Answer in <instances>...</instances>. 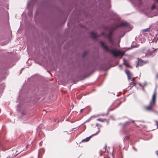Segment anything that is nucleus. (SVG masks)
Segmentation results:
<instances>
[{"label": "nucleus", "instance_id": "nucleus-1", "mask_svg": "<svg viewBox=\"0 0 158 158\" xmlns=\"http://www.w3.org/2000/svg\"><path fill=\"white\" fill-rule=\"evenodd\" d=\"M129 26L128 23L126 22H122L120 24L117 25L115 27H111L110 29L107 28L108 30H109V33L106 35L107 38H109V40H110L111 36L112 35V32L113 31L120 27H126Z\"/></svg>", "mask_w": 158, "mask_h": 158}, {"label": "nucleus", "instance_id": "nucleus-2", "mask_svg": "<svg viewBox=\"0 0 158 158\" xmlns=\"http://www.w3.org/2000/svg\"><path fill=\"white\" fill-rule=\"evenodd\" d=\"M101 44L104 49L108 52H110L115 56H122L124 54V52L119 51L110 50L108 49L107 46L104 43L101 42Z\"/></svg>", "mask_w": 158, "mask_h": 158}, {"label": "nucleus", "instance_id": "nucleus-3", "mask_svg": "<svg viewBox=\"0 0 158 158\" xmlns=\"http://www.w3.org/2000/svg\"><path fill=\"white\" fill-rule=\"evenodd\" d=\"M156 95V91H155L152 96V100L150 102L149 105L145 107V109L146 110H150L153 111V107L155 105V100Z\"/></svg>", "mask_w": 158, "mask_h": 158}, {"label": "nucleus", "instance_id": "nucleus-4", "mask_svg": "<svg viewBox=\"0 0 158 158\" xmlns=\"http://www.w3.org/2000/svg\"><path fill=\"white\" fill-rule=\"evenodd\" d=\"M149 43L150 45L153 46V49L157 50L158 49V42L157 40H150Z\"/></svg>", "mask_w": 158, "mask_h": 158}, {"label": "nucleus", "instance_id": "nucleus-5", "mask_svg": "<svg viewBox=\"0 0 158 158\" xmlns=\"http://www.w3.org/2000/svg\"><path fill=\"white\" fill-rule=\"evenodd\" d=\"M125 73L127 74V76L129 80L131 79V81L134 82L135 81V79L134 78H132V73L128 70L126 69L125 70Z\"/></svg>", "mask_w": 158, "mask_h": 158}, {"label": "nucleus", "instance_id": "nucleus-6", "mask_svg": "<svg viewBox=\"0 0 158 158\" xmlns=\"http://www.w3.org/2000/svg\"><path fill=\"white\" fill-rule=\"evenodd\" d=\"M148 60L143 61L140 59H138L137 61V64L136 65V67L138 66H141L142 65L148 63Z\"/></svg>", "mask_w": 158, "mask_h": 158}, {"label": "nucleus", "instance_id": "nucleus-7", "mask_svg": "<svg viewBox=\"0 0 158 158\" xmlns=\"http://www.w3.org/2000/svg\"><path fill=\"white\" fill-rule=\"evenodd\" d=\"M100 131V130L98 129V131L97 132H96L95 134H93L92 135L89 136V137H87L85 139H83L81 140V142H87L90 139V138L92 137V135H97Z\"/></svg>", "mask_w": 158, "mask_h": 158}, {"label": "nucleus", "instance_id": "nucleus-8", "mask_svg": "<svg viewBox=\"0 0 158 158\" xmlns=\"http://www.w3.org/2000/svg\"><path fill=\"white\" fill-rule=\"evenodd\" d=\"M152 51L150 50H148L147 52V54H145V56L148 55V56H154L156 55L155 52L157 50H155L154 49Z\"/></svg>", "mask_w": 158, "mask_h": 158}, {"label": "nucleus", "instance_id": "nucleus-9", "mask_svg": "<svg viewBox=\"0 0 158 158\" xmlns=\"http://www.w3.org/2000/svg\"><path fill=\"white\" fill-rule=\"evenodd\" d=\"M135 5H139L141 4L140 0H131Z\"/></svg>", "mask_w": 158, "mask_h": 158}, {"label": "nucleus", "instance_id": "nucleus-10", "mask_svg": "<svg viewBox=\"0 0 158 158\" xmlns=\"http://www.w3.org/2000/svg\"><path fill=\"white\" fill-rule=\"evenodd\" d=\"M90 36L92 38L94 39L97 38L99 37V35H97L96 33L93 32H91Z\"/></svg>", "mask_w": 158, "mask_h": 158}, {"label": "nucleus", "instance_id": "nucleus-11", "mask_svg": "<svg viewBox=\"0 0 158 158\" xmlns=\"http://www.w3.org/2000/svg\"><path fill=\"white\" fill-rule=\"evenodd\" d=\"M134 121L133 120L131 122V121L126 122L123 125V127H125L127 126V125H129L130 123H134Z\"/></svg>", "mask_w": 158, "mask_h": 158}, {"label": "nucleus", "instance_id": "nucleus-12", "mask_svg": "<svg viewBox=\"0 0 158 158\" xmlns=\"http://www.w3.org/2000/svg\"><path fill=\"white\" fill-rule=\"evenodd\" d=\"M150 27H149L146 29H144L142 31V33L143 34H145L146 32H148L150 31Z\"/></svg>", "mask_w": 158, "mask_h": 158}, {"label": "nucleus", "instance_id": "nucleus-13", "mask_svg": "<svg viewBox=\"0 0 158 158\" xmlns=\"http://www.w3.org/2000/svg\"><path fill=\"white\" fill-rule=\"evenodd\" d=\"M130 86L132 87L135 85V83H134V82H131L130 83Z\"/></svg>", "mask_w": 158, "mask_h": 158}, {"label": "nucleus", "instance_id": "nucleus-14", "mask_svg": "<svg viewBox=\"0 0 158 158\" xmlns=\"http://www.w3.org/2000/svg\"><path fill=\"white\" fill-rule=\"evenodd\" d=\"M97 120L98 121H100L101 122H103L104 121V119H101V118H98L97 119Z\"/></svg>", "mask_w": 158, "mask_h": 158}, {"label": "nucleus", "instance_id": "nucleus-15", "mask_svg": "<svg viewBox=\"0 0 158 158\" xmlns=\"http://www.w3.org/2000/svg\"><path fill=\"white\" fill-rule=\"evenodd\" d=\"M123 64H125L126 65H127V62L126 61L125 59H123Z\"/></svg>", "mask_w": 158, "mask_h": 158}, {"label": "nucleus", "instance_id": "nucleus-16", "mask_svg": "<svg viewBox=\"0 0 158 158\" xmlns=\"http://www.w3.org/2000/svg\"><path fill=\"white\" fill-rule=\"evenodd\" d=\"M129 135H127L125 136V139H128L129 138Z\"/></svg>", "mask_w": 158, "mask_h": 158}, {"label": "nucleus", "instance_id": "nucleus-17", "mask_svg": "<svg viewBox=\"0 0 158 158\" xmlns=\"http://www.w3.org/2000/svg\"><path fill=\"white\" fill-rule=\"evenodd\" d=\"M138 47V45L136 44L135 45H131V47L132 48L137 47Z\"/></svg>", "mask_w": 158, "mask_h": 158}, {"label": "nucleus", "instance_id": "nucleus-18", "mask_svg": "<svg viewBox=\"0 0 158 158\" xmlns=\"http://www.w3.org/2000/svg\"><path fill=\"white\" fill-rule=\"evenodd\" d=\"M155 6L154 5H153L152 6V9L153 10L155 8Z\"/></svg>", "mask_w": 158, "mask_h": 158}, {"label": "nucleus", "instance_id": "nucleus-19", "mask_svg": "<svg viewBox=\"0 0 158 158\" xmlns=\"http://www.w3.org/2000/svg\"><path fill=\"white\" fill-rule=\"evenodd\" d=\"M86 54V52H84V54L83 55V57H84Z\"/></svg>", "mask_w": 158, "mask_h": 158}, {"label": "nucleus", "instance_id": "nucleus-20", "mask_svg": "<svg viewBox=\"0 0 158 158\" xmlns=\"http://www.w3.org/2000/svg\"><path fill=\"white\" fill-rule=\"evenodd\" d=\"M119 69H122V66L121 65H119Z\"/></svg>", "mask_w": 158, "mask_h": 158}, {"label": "nucleus", "instance_id": "nucleus-21", "mask_svg": "<svg viewBox=\"0 0 158 158\" xmlns=\"http://www.w3.org/2000/svg\"><path fill=\"white\" fill-rule=\"evenodd\" d=\"M158 78V73L156 75V78Z\"/></svg>", "mask_w": 158, "mask_h": 158}, {"label": "nucleus", "instance_id": "nucleus-22", "mask_svg": "<svg viewBox=\"0 0 158 158\" xmlns=\"http://www.w3.org/2000/svg\"><path fill=\"white\" fill-rule=\"evenodd\" d=\"M98 125H98V123H97V124H96V126L97 127H98Z\"/></svg>", "mask_w": 158, "mask_h": 158}, {"label": "nucleus", "instance_id": "nucleus-23", "mask_svg": "<svg viewBox=\"0 0 158 158\" xmlns=\"http://www.w3.org/2000/svg\"><path fill=\"white\" fill-rule=\"evenodd\" d=\"M83 109H81V110H80V112H82L83 111Z\"/></svg>", "mask_w": 158, "mask_h": 158}, {"label": "nucleus", "instance_id": "nucleus-24", "mask_svg": "<svg viewBox=\"0 0 158 158\" xmlns=\"http://www.w3.org/2000/svg\"><path fill=\"white\" fill-rule=\"evenodd\" d=\"M133 148L135 150H136V149H135V148L133 147Z\"/></svg>", "mask_w": 158, "mask_h": 158}, {"label": "nucleus", "instance_id": "nucleus-25", "mask_svg": "<svg viewBox=\"0 0 158 158\" xmlns=\"http://www.w3.org/2000/svg\"><path fill=\"white\" fill-rule=\"evenodd\" d=\"M133 148L135 150H136V149H135V148L133 147Z\"/></svg>", "mask_w": 158, "mask_h": 158}, {"label": "nucleus", "instance_id": "nucleus-26", "mask_svg": "<svg viewBox=\"0 0 158 158\" xmlns=\"http://www.w3.org/2000/svg\"><path fill=\"white\" fill-rule=\"evenodd\" d=\"M139 85L140 86H141V85L140 83H139Z\"/></svg>", "mask_w": 158, "mask_h": 158}, {"label": "nucleus", "instance_id": "nucleus-27", "mask_svg": "<svg viewBox=\"0 0 158 158\" xmlns=\"http://www.w3.org/2000/svg\"><path fill=\"white\" fill-rule=\"evenodd\" d=\"M128 49H130V48H129Z\"/></svg>", "mask_w": 158, "mask_h": 158}, {"label": "nucleus", "instance_id": "nucleus-28", "mask_svg": "<svg viewBox=\"0 0 158 158\" xmlns=\"http://www.w3.org/2000/svg\"><path fill=\"white\" fill-rule=\"evenodd\" d=\"M157 1H158V0H157Z\"/></svg>", "mask_w": 158, "mask_h": 158}]
</instances>
